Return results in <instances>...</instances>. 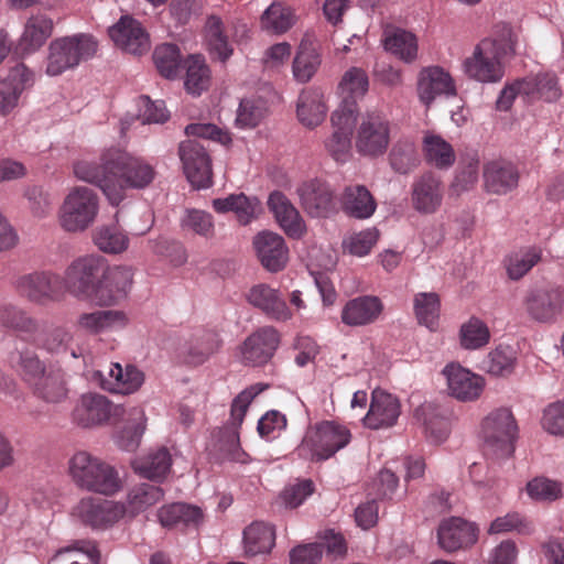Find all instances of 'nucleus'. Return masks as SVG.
I'll return each instance as SVG.
<instances>
[{"instance_id": "b1692460", "label": "nucleus", "mask_w": 564, "mask_h": 564, "mask_svg": "<svg viewBox=\"0 0 564 564\" xmlns=\"http://www.w3.org/2000/svg\"><path fill=\"white\" fill-rule=\"evenodd\" d=\"M443 375L446 377L449 394L459 401H475L484 391V378L458 364L447 365Z\"/></svg>"}, {"instance_id": "2f4dec72", "label": "nucleus", "mask_w": 564, "mask_h": 564, "mask_svg": "<svg viewBox=\"0 0 564 564\" xmlns=\"http://www.w3.org/2000/svg\"><path fill=\"white\" fill-rule=\"evenodd\" d=\"M268 206L289 237L299 239L305 234L306 226L302 216L283 193L279 191L271 193Z\"/></svg>"}, {"instance_id": "79ce46f5", "label": "nucleus", "mask_w": 564, "mask_h": 564, "mask_svg": "<svg viewBox=\"0 0 564 564\" xmlns=\"http://www.w3.org/2000/svg\"><path fill=\"white\" fill-rule=\"evenodd\" d=\"M172 457L166 447L151 449L147 455L135 458L132 462L133 470L141 477L161 480L170 471Z\"/></svg>"}, {"instance_id": "473e14b6", "label": "nucleus", "mask_w": 564, "mask_h": 564, "mask_svg": "<svg viewBox=\"0 0 564 564\" xmlns=\"http://www.w3.org/2000/svg\"><path fill=\"white\" fill-rule=\"evenodd\" d=\"M438 544L446 552L468 547L477 541L476 529L460 518H452L441 523L437 532Z\"/></svg>"}, {"instance_id": "5fc2aeb1", "label": "nucleus", "mask_w": 564, "mask_h": 564, "mask_svg": "<svg viewBox=\"0 0 564 564\" xmlns=\"http://www.w3.org/2000/svg\"><path fill=\"white\" fill-rule=\"evenodd\" d=\"M420 411L427 437L433 442H443L449 433V417L445 411L433 404L423 405Z\"/></svg>"}, {"instance_id": "7ed1b4c3", "label": "nucleus", "mask_w": 564, "mask_h": 564, "mask_svg": "<svg viewBox=\"0 0 564 564\" xmlns=\"http://www.w3.org/2000/svg\"><path fill=\"white\" fill-rule=\"evenodd\" d=\"M97 52V42L91 35L75 34L53 40L48 46L46 74L58 76L91 58Z\"/></svg>"}, {"instance_id": "6e6d98bb", "label": "nucleus", "mask_w": 564, "mask_h": 564, "mask_svg": "<svg viewBox=\"0 0 564 564\" xmlns=\"http://www.w3.org/2000/svg\"><path fill=\"white\" fill-rule=\"evenodd\" d=\"M321 65V57L315 47L307 42L300 44L293 61V75L301 83L308 82Z\"/></svg>"}, {"instance_id": "9d476101", "label": "nucleus", "mask_w": 564, "mask_h": 564, "mask_svg": "<svg viewBox=\"0 0 564 564\" xmlns=\"http://www.w3.org/2000/svg\"><path fill=\"white\" fill-rule=\"evenodd\" d=\"M102 264L104 259L100 257L89 256L75 260L65 272L63 289L66 288L78 297L97 300Z\"/></svg>"}, {"instance_id": "a18cd8bd", "label": "nucleus", "mask_w": 564, "mask_h": 564, "mask_svg": "<svg viewBox=\"0 0 564 564\" xmlns=\"http://www.w3.org/2000/svg\"><path fill=\"white\" fill-rule=\"evenodd\" d=\"M422 151L427 164L440 170L449 169L456 160L452 144L438 134L426 133L423 138Z\"/></svg>"}, {"instance_id": "ddd939ff", "label": "nucleus", "mask_w": 564, "mask_h": 564, "mask_svg": "<svg viewBox=\"0 0 564 564\" xmlns=\"http://www.w3.org/2000/svg\"><path fill=\"white\" fill-rule=\"evenodd\" d=\"M108 155L109 149L101 153L99 162L88 158H80L74 161L73 173L78 180L98 186L110 204L118 205L120 203L118 192L120 191V186L111 183L112 164H107Z\"/></svg>"}, {"instance_id": "f257e3e1", "label": "nucleus", "mask_w": 564, "mask_h": 564, "mask_svg": "<svg viewBox=\"0 0 564 564\" xmlns=\"http://www.w3.org/2000/svg\"><path fill=\"white\" fill-rule=\"evenodd\" d=\"M8 360L39 400L58 404L67 399L69 390L66 372L61 367L46 365L34 349L26 346L15 347L9 354Z\"/></svg>"}, {"instance_id": "a211bd4d", "label": "nucleus", "mask_w": 564, "mask_h": 564, "mask_svg": "<svg viewBox=\"0 0 564 564\" xmlns=\"http://www.w3.org/2000/svg\"><path fill=\"white\" fill-rule=\"evenodd\" d=\"M300 202L304 210L316 218H326L337 212L334 191L323 181L311 180L297 188Z\"/></svg>"}, {"instance_id": "1a4fd4ad", "label": "nucleus", "mask_w": 564, "mask_h": 564, "mask_svg": "<svg viewBox=\"0 0 564 564\" xmlns=\"http://www.w3.org/2000/svg\"><path fill=\"white\" fill-rule=\"evenodd\" d=\"M17 293L36 305L57 302L63 296V278L50 271L22 274L14 281Z\"/></svg>"}, {"instance_id": "6e6552de", "label": "nucleus", "mask_w": 564, "mask_h": 564, "mask_svg": "<svg viewBox=\"0 0 564 564\" xmlns=\"http://www.w3.org/2000/svg\"><path fill=\"white\" fill-rule=\"evenodd\" d=\"M390 133L389 119L379 111H368L360 117L357 123L355 148L362 156H381L389 148Z\"/></svg>"}, {"instance_id": "603ef678", "label": "nucleus", "mask_w": 564, "mask_h": 564, "mask_svg": "<svg viewBox=\"0 0 564 564\" xmlns=\"http://www.w3.org/2000/svg\"><path fill=\"white\" fill-rule=\"evenodd\" d=\"M163 498V490L155 485L140 484L130 489L127 496L126 513L134 516L154 506Z\"/></svg>"}, {"instance_id": "0e129e2a", "label": "nucleus", "mask_w": 564, "mask_h": 564, "mask_svg": "<svg viewBox=\"0 0 564 564\" xmlns=\"http://www.w3.org/2000/svg\"><path fill=\"white\" fill-rule=\"evenodd\" d=\"M132 415L133 422L120 430L116 435V444L127 452H134L139 447L145 429L143 411L134 409Z\"/></svg>"}, {"instance_id": "423d86ee", "label": "nucleus", "mask_w": 564, "mask_h": 564, "mask_svg": "<svg viewBox=\"0 0 564 564\" xmlns=\"http://www.w3.org/2000/svg\"><path fill=\"white\" fill-rule=\"evenodd\" d=\"M480 434L486 451L498 457L511 456L518 435V425L511 411L501 408L490 412L481 422Z\"/></svg>"}, {"instance_id": "2eb2a0df", "label": "nucleus", "mask_w": 564, "mask_h": 564, "mask_svg": "<svg viewBox=\"0 0 564 564\" xmlns=\"http://www.w3.org/2000/svg\"><path fill=\"white\" fill-rule=\"evenodd\" d=\"M178 154L191 184L205 188L212 184V162L205 144L197 140L181 142Z\"/></svg>"}, {"instance_id": "c85d7f7f", "label": "nucleus", "mask_w": 564, "mask_h": 564, "mask_svg": "<svg viewBox=\"0 0 564 564\" xmlns=\"http://www.w3.org/2000/svg\"><path fill=\"white\" fill-rule=\"evenodd\" d=\"M443 194L441 180L431 172L424 173L412 185V205L419 213L433 214L442 205Z\"/></svg>"}, {"instance_id": "37998d69", "label": "nucleus", "mask_w": 564, "mask_h": 564, "mask_svg": "<svg viewBox=\"0 0 564 564\" xmlns=\"http://www.w3.org/2000/svg\"><path fill=\"white\" fill-rule=\"evenodd\" d=\"M242 541L247 556L268 554L275 543V530L263 521H254L243 530Z\"/></svg>"}, {"instance_id": "8fccbe9b", "label": "nucleus", "mask_w": 564, "mask_h": 564, "mask_svg": "<svg viewBox=\"0 0 564 564\" xmlns=\"http://www.w3.org/2000/svg\"><path fill=\"white\" fill-rule=\"evenodd\" d=\"M206 40L210 54L219 61L225 62L232 55L234 50L220 18L212 15L207 19Z\"/></svg>"}, {"instance_id": "bf43d9fd", "label": "nucleus", "mask_w": 564, "mask_h": 564, "mask_svg": "<svg viewBox=\"0 0 564 564\" xmlns=\"http://www.w3.org/2000/svg\"><path fill=\"white\" fill-rule=\"evenodd\" d=\"M158 72L165 78H175L181 69L182 59L180 48L174 44L159 45L153 53Z\"/></svg>"}, {"instance_id": "f8f14e48", "label": "nucleus", "mask_w": 564, "mask_h": 564, "mask_svg": "<svg viewBox=\"0 0 564 564\" xmlns=\"http://www.w3.org/2000/svg\"><path fill=\"white\" fill-rule=\"evenodd\" d=\"M465 73L481 83L500 82L505 69L499 56V47L495 41L484 40L464 62Z\"/></svg>"}, {"instance_id": "4be33fe9", "label": "nucleus", "mask_w": 564, "mask_h": 564, "mask_svg": "<svg viewBox=\"0 0 564 564\" xmlns=\"http://www.w3.org/2000/svg\"><path fill=\"white\" fill-rule=\"evenodd\" d=\"M118 412L119 408L113 405L105 395L86 393L78 400L73 411V420L82 427H94L106 423Z\"/></svg>"}, {"instance_id": "5701e85b", "label": "nucleus", "mask_w": 564, "mask_h": 564, "mask_svg": "<svg viewBox=\"0 0 564 564\" xmlns=\"http://www.w3.org/2000/svg\"><path fill=\"white\" fill-rule=\"evenodd\" d=\"M221 340L213 330H197L188 339L177 347V359L189 366H199L207 361L212 355L217 352Z\"/></svg>"}, {"instance_id": "c9c22d12", "label": "nucleus", "mask_w": 564, "mask_h": 564, "mask_svg": "<svg viewBox=\"0 0 564 564\" xmlns=\"http://www.w3.org/2000/svg\"><path fill=\"white\" fill-rule=\"evenodd\" d=\"M254 247L262 265L271 272L282 270L288 261L284 239L274 232H261L254 239Z\"/></svg>"}, {"instance_id": "338daca9", "label": "nucleus", "mask_w": 564, "mask_h": 564, "mask_svg": "<svg viewBox=\"0 0 564 564\" xmlns=\"http://www.w3.org/2000/svg\"><path fill=\"white\" fill-rule=\"evenodd\" d=\"M181 228L184 232L210 238L214 235V219L204 210L187 209L181 218Z\"/></svg>"}, {"instance_id": "20e7f679", "label": "nucleus", "mask_w": 564, "mask_h": 564, "mask_svg": "<svg viewBox=\"0 0 564 564\" xmlns=\"http://www.w3.org/2000/svg\"><path fill=\"white\" fill-rule=\"evenodd\" d=\"M98 212V194L87 186H75L64 198L58 221L65 231L79 232L94 224Z\"/></svg>"}, {"instance_id": "a878e982", "label": "nucleus", "mask_w": 564, "mask_h": 564, "mask_svg": "<svg viewBox=\"0 0 564 564\" xmlns=\"http://www.w3.org/2000/svg\"><path fill=\"white\" fill-rule=\"evenodd\" d=\"M33 85L32 73L24 64L13 66L0 80V116L10 113L19 104L22 93Z\"/></svg>"}, {"instance_id": "69168bd1", "label": "nucleus", "mask_w": 564, "mask_h": 564, "mask_svg": "<svg viewBox=\"0 0 564 564\" xmlns=\"http://www.w3.org/2000/svg\"><path fill=\"white\" fill-rule=\"evenodd\" d=\"M389 161L391 167L400 174L411 172L419 164V156L413 142L399 141L392 148Z\"/></svg>"}, {"instance_id": "c03bdc74", "label": "nucleus", "mask_w": 564, "mask_h": 564, "mask_svg": "<svg viewBox=\"0 0 564 564\" xmlns=\"http://www.w3.org/2000/svg\"><path fill=\"white\" fill-rule=\"evenodd\" d=\"M159 520L163 527L197 528L203 521L200 508L187 503H172L162 507L159 511Z\"/></svg>"}, {"instance_id": "4c0bfd02", "label": "nucleus", "mask_w": 564, "mask_h": 564, "mask_svg": "<svg viewBox=\"0 0 564 564\" xmlns=\"http://www.w3.org/2000/svg\"><path fill=\"white\" fill-rule=\"evenodd\" d=\"M562 95L558 80L553 73H540L522 78V98L525 102L556 101Z\"/></svg>"}, {"instance_id": "72a5a7b5", "label": "nucleus", "mask_w": 564, "mask_h": 564, "mask_svg": "<svg viewBox=\"0 0 564 564\" xmlns=\"http://www.w3.org/2000/svg\"><path fill=\"white\" fill-rule=\"evenodd\" d=\"M0 327L28 341L39 332V319L26 310L11 302L0 303Z\"/></svg>"}, {"instance_id": "e433bc0d", "label": "nucleus", "mask_w": 564, "mask_h": 564, "mask_svg": "<svg viewBox=\"0 0 564 564\" xmlns=\"http://www.w3.org/2000/svg\"><path fill=\"white\" fill-rule=\"evenodd\" d=\"M484 182L487 192L507 194L518 186L519 172L510 162L491 161L484 167Z\"/></svg>"}, {"instance_id": "de8ad7c7", "label": "nucleus", "mask_w": 564, "mask_h": 564, "mask_svg": "<svg viewBox=\"0 0 564 564\" xmlns=\"http://www.w3.org/2000/svg\"><path fill=\"white\" fill-rule=\"evenodd\" d=\"M295 23V14L291 7L282 2L271 3L260 18L261 29L271 34H283Z\"/></svg>"}, {"instance_id": "7c9ffc66", "label": "nucleus", "mask_w": 564, "mask_h": 564, "mask_svg": "<svg viewBox=\"0 0 564 564\" xmlns=\"http://www.w3.org/2000/svg\"><path fill=\"white\" fill-rule=\"evenodd\" d=\"M128 317L124 312L117 310H97L78 315L75 327L88 335H99L106 332L126 327Z\"/></svg>"}, {"instance_id": "4d7b16f0", "label": "nucleus", "mask_w": 564, "mask_h": 564, "mask_svg": "<svg viewBox=\"0 0 564 564\" xmlns=\"http://www.w3.org/2000/svg\"><path fill=\"white\" fill-rule=\"evenodd\" d=\"M517 352L510 346H498L489 352L484 360V368L488 373L497 377H507L514 370Z\"/></svg>"}, {"instance_id": "864d4df0", "label": "nucleus", "mask_w": 564, "mask_h": 564, "mask_svg": "<svg viewBox=\"0 0 564 564\" xmlns=\"http://www.w3.org/2000/svg\"><path fill=\"white\" fill-rule=\"evenodd\" d=\"M414 313L421 325L435 330L438 325L441 302L435 292H420L413 300Z\"/></svg>"}, {"instance_id": "a19ab883", "label": "nucleus", "mask_w": 564, "mask_h": 564, "mask_svg": "<svg viewBox=\"0 0 564 564\" xmlns=\"http://www.w3.org/2000/svg\"><path fill=\"white\" fill-rule=\"evenodd\" d=\"M53 20L46 14L31 15L24 25V31L19 41V50L23 53H32L44 45L53 33Z\"/></svg>"}, {"instance_id": "c756f323", "label": "nucleus", "mask_w": 564, "mask_h": 564, "mask_svg": "<svg viewBox=\"0 0 564 564\" xmlns=\"http://www.w3.org/2000/svg\"><path fill=\"white\" fill-rule=\"evenodd\" d=\"M73 339L74 334L65 326L58 325L48 329H41L39 326V332L35 335H30L28 343L51 355H61L69 351L73 358H79L84 351L82 348L70 347Z\"/></svg>"}, {"instance_id": "393cba45", "label": "nucleus", "mask_w": 564, "mask_h": 564, "mask_svg": "<svg viewBox=\"0 0 564 564\" xmlns=\"http://www.w3.org/2000/svg\"><path fill=\"white\" fill-rule=\"evenodd\" d=\"M247 301L271 319L285 322L292 318V311L280 290L269 284L253 285L247 293Z\"/></svg>"}, {"instance_id": "052dcab7", "label": "nucleus", "mask_w": 564, "mask_h": 564, "mask_svg": "<svg viewBox=\"0 0 564 564\" xmlns=\"http://www.w3.org/2000/svg\"><path fill=\"white\" fill-rule=\"evenodd\" d=\"M94 242L102 252L117 254L128 248L129 238L116 226H104L96 230Z\"/></svg>"}, {"instance_id": "aec40b11", "label": "nucleus", "mask_w": 564, "mask_h": 564, "mask_svg": "<svg viewBox=\"0 0 564 564\" xmlns=\"http://www.w3.org/2000/svg\"><path fill=\"white\" fill-rule=\"evenodd\" d=\"M416 90L420 101L426 107L438 97L456 96L454 79L440 66H427L420 70Z\"/></svg>"}, {"instance_id": "412c9836", "label": "nucleus", "mask_w": 564, "mask_h": 564, "mask_svg": "<svg viewBox=\"0 0 564 564\" xmlns=\"http://www.w3.org/2000/svg\"><path fill=\"white\" fill-rule=\"evenodd\" d=\"M110 39L122 51L142 55L150 48L149 35L142 24L130 15H123L109 28Z\"/></svg>"}, {"instance_id": "13d9d810", "label": "nucleus", "mask_w": 564, "mask_h": 564, "mask_svg": "<svg viewBox=\"0 0 564 564\" xmlns=\"http://www.w3.org/2000/svg\"><path fill=\"white\" fill-rule=\"evenodd\" d=\"M490 340V332L486 323L477 317H470L460 326L459 341L468 350L479 349Z\"/></svg>"}, {"instance_id": "9b49d317", "label": "nucleus", "mask_w": 564, "mask_h": 564, "mask_svg": "<svg viewBox=\"0 0 564 564\" xmlns=\"http://www.w3.org/2000/svg\"><path fill=\"white\" fill-rule=\"evenodd\" d=\"M72 513L85 525L105 529L126 514V506L98 497H84L74 506Z\"/></svg>"}, {"instance_id": "f03ea898", "label": "nucleus", "mask_w": 564, "mask_h": 564, "mask_svg": "<svg viewBox=\"0 0 564 564\" xmlns=\"http://www.w3.org/2000/svg\"><path fill=\"white\" fill-rule=\"evenodd\" d=\"M68 470L76 486L84 490L111 496L121 489V480L115 467L85 451L72 456Z\"/></svg>"}, {"instance_id": "3c124183", "label": "nucleus", "mask_w": 564, "mask_h": 564, "mask_svg": "<svg viewBox=\"0 0 564 564\" xmlns=\"http://www.w3.org/2000/svg\"><path fill=\"white\" fill-rule=\"evenodd\" d=\"M369 88V78L365 69L359 67H350L346 70L339 82L338 90L343 97L340 105L347 101H354L366 95Z\"/></svg>"}, {"instance_id": "cd10ccee", "label": "nucleus", "mask_w": 564, "mask_h": 564, "mask_svg": "<svg viewBox=\"0 0 564 564\" xmlns=\"http://www.w3.org/2000/svg\"><path fill=\"white\" fill-rule=\"evenodd\" d=\"M371 397L370 409L364 419L365 425L372 430L394 425L400 415L399 400L380 389H375Z\"/></svg>"}, {"instance_id": "49530a36", "label": "nucleus", "mask_w": 564, "mask_h": 564, "mask_svg": "<svg viewBox=\"0 0 564 564\" xmlns=\"http://www.w3.org/2000/svg\"><path fill=\"white\" fill-rule=\"evenodd\" d=\"M297 118L306 127L321 124L326 116V106L323 94L317 89L303 90L297 100Z\"/></svg>"}, {"instance_id": "39448f33", "label": "nucleus", "mask_w": 564, "mask_h": 564, "mask_svg": "<svg viewBox=\"0 0 564 564\" xmlns=\"http://www.w3.org/2000/svg\"><path fill=\"white\" fill-rule=\"evenodd\" d=\"M107 158V164H112L111 183L120 186V202L124 198L127 188L142 189L154 180L153 166L141 158L117 148H110Z\"/></svg>"}, {"instance_id": "e2e57ef3", "label": "nucleus", "mask_w": 564, "mask_h": 564, "mask_svg": "<svg viewBox=\"0 0 564 564\" xmlns=\"http://www.w3.org/2000/svg\"><path fill=\"white\" fill-rule=\"evenodd\" d=\"M213 207L217 213L234 212L240 223L248 224L254 214V207L245 194H232L225 198L213 200Z\"/></svg>"}, {"instance_id": "f704fd0d", "label": "nucleus", "mask_w": 564, "mask_h": 564, "mask_svg": "<svg viewBox=\"0 0 564 564\" xmlns=\"http://www.w3.org/2000/svg\"><path fill=\"white\" fill-rule=\"evenodd\" d=\"M340 207L351 218L368 219L376 209L377 202L370 191L360 184L346 186L340 194Z\"/></svg>"}, {"instance_id": "dca6fc26", "label": "nucleus", "mask_w": 564, "mask_h": 564, "mask_svg": "<svg viewBox=\"0 0 564 564\" xmlns=\"http://www.w3.org/2000/svg\"><path fill=\"white\" fill-rule=\"evenodd\" d=\"M281 343V334L273 326H262L250 334L241 346L245 365L263 366L274 356Z\"/></svg>"}, {"instance_id": "680f3d73", "label": "nucleus", "mask_w": 564, "mask_h": 564, "mask_svg": "<svg viewBox=\"0 0 564 564\" xmlns=\"http://www.w3.org/2000/svg\"><path fill=\"white\" fill-rule=\"evenodd\" d=\"M541 256L542 251L535 247H529L512 253L507 262L510 279H521L541 260Z\"/></svg>"}, {"instance_id": "774afa93", "label": "nucleus", "mask_w": 564, "mask_h": 564, "mask_svg": "<svg viewBox=\"0 0 564 564\" xmlns=\"http://www.w3.org/2000/svg\"><path fill=\"white\" fill-rule=\"evenodd\" d=\"M516 531L519 534L529 535L534 531L533 524L524 516L518 512H510L496 518L489 529L490 534L509 533Z\"/></svg>"}, {"instance_id": "ea45409f", "label": "nucleus", "mask_w": 564, "mask_h": 564, "mask_svg": "<svg viewBox=\"0 0 564 564\" xmlns=\"http://www.w3.org/2000/svg\"><path fill=\"white\" fill-rule=\"evenodd\" d=\"M108 377L102 379V389L112 392L129 394L137 391L143 383L144 376L137 367L128 365L122 368L120 364H111L108 369Z\"/></svg>"}, {"instance_id": "6ab92c4d", "label": "nucleus", "mask_w": 564, "mask_h": 564, "mask_svg": "<svg viewBox=\"0 0 564 564\" xmlns=\"http://www.w3.org/2000/svg\"><path fill=\"white\" fill-rule=\"evenodd\" d=\"M133 270L128 265L107 267L104 262L97 289V302L111 305L124 299L131 289Z\"/></svg>"}, {"instance_id": "f3484780", "label": "nucleus", "mask_w": 564, "mask_h": 564, "mask_svg": "<svg viewBox=\"0 0 564 564\" xmlns=\"http://www.w3.org/2000/svg\"><path fill=\"white\" fill-rule=\"evenodd\" d=\"M528 315L540 323L556 319L564 306V290L561 288H540L531 290L523 299Z\"/></svg>"}, {"instance_id": "0eeeda50", "label": "nucleus", "mask_w": 564, "mask_h": 564, "mask_svg": "<svg viewBox=\"0 0 564 564\" xmlns=\"http://www.w3.org/2000/svg\"><path fill=\"white\" fill-rule=\"evenodd\" d=\"M350 431L334 421H323L310 427L300 446L308 451L313 460H325L350 442Z\"/></svg>"}, {"instance_id": "bb28decb", "label": "nucleus", "mask_w": 564, "mask_h": 564, "mask_svg": "<svg viewBox=\"0 0 564 564\" xmlns=\"http://www.w3.org/2000/svg\"><path fill=\"white\" fill-rule=\"evenodd\" d=\"M382 301L375 295H360L349 300L341 310V322L358 327L375 323L383 312Z\"/></svg>"}, {"instance_id": "4468645a", "label": "nucleus", "mask_w": 564, "mask_h": 564, "mask_svg": "<svg viewBox=\"0 0 564 564\" xmlns=\"http://www.w3.org/2000/svg\"><path fill=\"white\" fill-rule=\"evenodd\" d=\"M358 106L354 101L339 105L332 115L334 132L326 140L325 147L336 161H345L351 147L352 127L356 124Z\"/></svg>"}, {"instance_id": "58836bf2", "label": "nucleus", "mask_w": 564, "mask_h": 564, "mask_svg": "<svg viewBox=\"0 0 564 564\" xmlns=\"http://www.w3.org/2000/svg\"><path fill=\"white\" fill-rule=\"evenodd\" d=\"M382 43L386 51L405 63H412L417 57V37L410 31L387 25L383 29Z\"/></svg>"}, {"instance_id": "09e8293b", "label": "nucleus", "mask_w": 564, "mask_h": 564, "mask_svg": "<svg viewBox=\"0 0 564 564\" xmlns=\"http://www.w3.org/2000/svg\"><path fill=\"white\" fill-rule=\"evenodd\" d=\"M186 69L185 87L193 95H200L210 83V70L205 57L200 54L189 55L184 62Z\"/></svg>"}]
</instances>
